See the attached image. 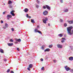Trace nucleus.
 <instances>
[{
  "mask_svg": "<svg viewBox=\"0 0 73 73\" xmlns=\"http://www.w3.org/2000/svg\"><path fill=\"white\" fill-rule=\"evenodd\" d=\"M73 29V27L71 26L67 27L68 33L70 35H72L73 34V30H72L71 32V30Z\"/></svg>",
  "mask_w": 73,
  "mask_h": 73,
  "instance_id": "1",
  "label": "nucleus"
},
{
  "mask_svg": "<svg viewBox=\"0 0 73 73\" xmlns=\"http://www.w3.org/2000/svg\"><path fill=\"white\" fill-rule=\"evenodd\" d=\"M46 8L47 9H48V10H50V7L48 5H46V6H43V8L44 9H46Z\"/></svg>",
  "mask_w": 73,
  "mask_h": 73,
  "instance_id": "2",
  "label": "nucleus"
},
{
  "mask_svg": "<svg viewBox=\"0 0 73 73\" xmlns=\"http://www.w3.org/2000/svg\"><path fill=\"white\" fill-rule=\"evenodd\" d=\"M48 20V19L47 17L44 18L43 19V22L44 24L46 23V21Z\"/></svg>",
  "mask_w": 73,
  "mask_h": 73,
  "instance_id": "3",
  "label": "nucleus"
},
{
  "mask_svg": "<svg viewBox=\"0 0 73 73\" xmlns=\"http://www.w3.org/2000/svg\"><path fill=\"white\" fill-rule=\"evenodd\" d=\"M48 11H45L43 13V15H48Z\"/></svg>",
  "mask_w": 73,
  "mask_h": 73,
  "instance_id": "4",
  "label": "nucleus"
},
{
  "mask_svg": "<svg viewBox=\"0 0 73 73\" xmlns=\"http://www.w3.org/2000/svg\"><path fill=\"white\" fill-rule=\"evenodd\" d=\"M64 67L66 71H69V70H70V68L69 67H67V66H66Z\"/></svg>",
  "mask_w": 73,
  "mask_h": 73,
  "instance_id": "5",
  "label": "nucleus"
},
{
  "mask_svg": "<svg viewBox=\"0 0 73 73\" xmlns=\"http://www.w3.org/2000/svg\"><path fill=\"white\" fill-rule=\"evenodd\" d=\"M14 12H15V11L13 10L10 13L13 16H15V15L14 14Z\"/></svg>",
  "mask_w": 73,
  "mask_h": 73,
  "instance_id": "6",
  "label": "nucleus"
},
{
  "mask_svg": "<svg viewBox=\"0 0 73 73\" xmlns=\"http://www.w3.org/2000/svg\"><path fill=\"white\" fill-rule=\"evenodd\" d=\"M57 46L58 48H62V45L60 44H57Z\"/></svg>",
  "mask_w": 73,
  "mask_h": 73,
  "instance_id": "7",
  "label": "nucleus"
},
{
  "mask_svg": "<svg viewBox=\"0 0 73 73\" xmlns=\"http://www.w3.org/2000/svg\"><path fill=\"white\" fill-rule=\"evenodd\" d=\"M67 21L68 23H69V24H73V21H69V20H68Z\"/></svg>",
  "mask_w": 73,
  "mask_h": 73,
  "instance_id": "8",
  "label": "nucleus"
},
{
  "mask_svg": "<svg viewBox=\"0 0 73 73\" xmlns=\"http://www.w3.org/2000/svg\"><path fill=\"white\" fill-rule=\"evenodd\" d=\"M68 59L70 61H72L73 60V57L71 56Z\"/></svg>",
  "mask_w": 73,
  "mask_h": 73,
  "instance_id": "9",
  "label": "nucleus"
},
{
  "mask_svg": "<svg viewBox=\"0 0 73 73\" xmlns=\"http://www.w3.org/2000/svg\"><path fill=\"white\" fill-rule=\"evenodd\" d=\"M8 46H12L13 45V43H9L8 44Z\"/></svg>",
  "mask_w": 73,
  "mask_h": 73,
  "instance_id": "10",
  "label": "nucleus"
},
{
  "mask_svg": "<svg viewBox=\"0 0 73 73\" xmlns=\"http://www.w3.org/2000/svg\"><path fill=\"white\" fill-rule=\"evenodd\" d=\"M50 50V49L47 48L46 50H44V51L45 52H49Z\"/></svg>",
  "mask_w": 73,
  "mask_h": 73,
  "instance_id": "11",
  "label": "nucleus"
},
{
  "mask_svg": "<svg viewBox=\"0 0 73 73\" xmlns=\"http://www.w3.org/2000/svg\"><path fill=\"white\" fill-rule=\"evenodd\" d=\"M29 68H32L33 67V64H31L29 66Z\"/></svg>",
  "mask_w": 73,
  "mask_h": 73,
  "instance_id": "12",
  "label": "nucleus"
},
{
  "mask_svg": "<svg viewBox=\"0 0 73 73\" xmlns=\"http://www.w3.org/2000/svg\"><path fill=\"white\" fill-rule=\"evenodd\" d=\"M24 11H25V12L27 13L28 12V11H29V10L27 8H25V9Z\"/></svg>",
  "mask_w": 73,
  "mask_h": 73,
  "instance_id": "13",
  "label": "nucleus"
},
{
  "mask_svg": "<svg viewBox=\"0 0 73 73\" xmlns=\"http://www.w3.org/2000/svg\"><path fill=\"white\" fill-rule=\"evenodd\" d=\"M7 18H12V15H7Z\"/></svg>",
  "mask_w": 73,
  "mask_h": 73,
  "instance_id": "14",
  "label": "nucleus"
},
{
  "mask_svg": "<svg viewBox=\"0 0 73 73\" xmlns=\"http://www.w3.org/2000/svg\"><path fill=\"white\" fill-rule=\"evenodd\" d=\"M0 52L2 53H4V50L2 49H0Z\"/></svg>",
  "mask_w": 73,
  "mask_h": 73,
  "instance_id": "15",
  "label": "nucleus"
},
{
  "mask_svg": "<svg viewBox=\"0 0 73 73\" xmlns=\"http://www.w3.org/2000/svg\"><path fill=\"white\" fill-rule=\"evenodd\" d=\"M8 4H12V2L11 1H9Z\"/></svg>",
  "mask_w": 73,
  "mask_h": 73,
  "instance_id": "16",
  "label": "nucleus"
},
{
  "mask_svg": "<svg viewBox=\"0 0 73 73\" xmlns=\"http://www.w3.org/2000/svg\"><path fill=\"white\" fill-rule=\"evenodd\" d=\"M44 47H45V46H44V45L42 46L41 47V49H42V50H44Z\"/></svg>",
  "mask_w": 73,
  "mask_h": 73,
  "instance_id": "17",
  "label": "nucleus"
},
{
  "mask_svg": "<svg viewBox=\"0 0 73 73\" xmlns=\"http://www.w3.org/2000/svg\"><path fill=\"white\" fill-rule=\"evenodd\" d=\"M58 36L59 37H62V36H63L62 35V34H59L58 35Z\"/></svg>",
  "mask_w": 73,
  "mask_h": 73,
  "instance_id": "18",
  "label": "nucleus"
},
{
  "mask_svg": "<svg viewBox=\"0 0 73 73\" xmlns=\"http://www.w3.org/2000/svg\"><path fill=\"white\" fill-rule=\"evenodd\" d=\"M31 23H35L33 19H31Z\"/></svg>",
  "mask_w": 73,
  "mask_h": 73,
  "instance_id": "19",
  "label": "nucleus"
},
{
  "mask_svg": "<svg viewBox=\"0 0 73 73\" xmlns=\"http://www.w3.org/2000/svg\"><path fill=\"white\" fill-rule=\"evenodd\" d=\"M49 48H52L53 47V45L52 44H51L49 45Z\"/></svg>",
  "mask_w": 73,
  "mask_h": 73,
  "instance_id": "20",
  "label": "nucleus"
},
{
  "mask_svg": "<svg viewBox=\"0 0 73 73\" xmlns=\"http://www.w3.org/2000/svg\"><path fill=\"white\" fill-rule=\"evenodd\" d=\"M5 26L6 28H8V24L7 23H5Z\"/></svg>",
  "mask_w": 73,
  "mask_h": 73,
  "instance_id": "21",
  "label": "nucleus"
},
{
  "mask_svg": "<svg viewBox=\"0 0 73 73\" xmlns=\"http://www.w3.org/2000/svg\"><path fill=\"white\" fill-rule=\"evenodd\" d=\"M38 33H39L41 34V35H42V33H41V31H38Z\"/></svg>",
  "mask_w": 73,
  "mask_h": 73,
  "instance_id": "22",
  "label": "nucleus"
},
{
  "mask_svg": "<svg viewBox=\"0 0 73 73\" xmlns=\"http://www.w3.org/2000/svg\"><path fill=\"white\" fill-rule=\"evenodd\" d=\"M68 11V9H66L65 10H64V12H67Z\"/></svg>",
  "mask_w": 73,
  "mask_h": 73,
  "instance_id": "23",
  "label": "nucleus"
},
{
  "mask_svg": "<svg viewBox=\"0 0 73 73\" xmlns=\"http://www.w3.org/2000/svg\"><path fill=\"white\" fill-rule=\"evenodd\" d=\"M38 31L37 30V29H35V32H38Z\"/></svg>",
  "mask_w": 73,
  "mask_h": 73,
  "instance_id": "24",
  "label": "nucleus"
},
{
  "mask_svg": "<svg viewBox=\"0 0 73 73\" xmlns=\"http://www.w3.org/2000/svg\"><path fill=\"white\" fill-rule=\"evenodd\" d=\"M10 42H13V40H12V39H10Z\"/></svg>",
  "mask_w": 73,
  "mask_h": 73,
  "instance_id": "25",
  "label": "nucleus"
},
{
  "mask_svg": "<svg viewBox=\"0 0 73 73\" xmlns=\"http://www.w3.org/2000/svg\"><path fill=\"white\" fill-rule=\"evenodd\" d=\"M64 27H66V26H67V24H66V23H65V24H64Z\"/></svg>",
  "mask_w": 73,
  "mask_h": 73,
  "instance_id": "26",
  "label": "nucleus"
},
{
  "mask_svg": "<svg viewBox=\"0 0 73 73\" xmlns=\"http://www.w3.org/2000/svg\"><path fill=\"white\" fill-rule=\"evenodd\" d=\"M41 70H44V67H42V68H41Z\"/></svg>",
  "mask_w": 73,
  "mask_h": 73,
  "instance_id": "27",
  "label": "nucleus"
},
{
  "mask_svg": "<svg viewBox=\"0 0 73 73\" xmlns=\"http://www.w3.org/2000/svg\"><path fill=\"white\" fill-rule=\"evenodd\" d=\"M10 72V69H9L7 70V73H9V72Z\"/></svg>",
  "mask_w": 73,
  "mask_h": 73,
  "instance_id": "28",
  "label": "nucleus"
},
{
  "mask_svg": "<svg viewBox=\"0 0 73 73\" xmlns=\"http://www.w3.org/2000/svg\"><path fill=\"white\" fill-rule=\"evenodd\" d=\"M70 70L71 72H72V73L73 72V69H70Z\"/></svg>",
  "mask_w": 73,
  "mask_h": 73,
  "instance_id": "29",
  "label": "nucleus"
},
{
  "mask_svg": "<svg viewBox=\"0 0 73 73\" xmlns=\"http://www.w3.org/2000/svg\"><path fill=\"white\" fill-rule=\"evenodd\" d=\"M18 41L19 42H20V41H21V39H18Z\"/></svg>",
  "mask_w": 73,
  "mask_h": 73,
  "instance_id": "30",
  "label": "nucleus"
},
{
  "mask_svg": "<svg viewBox=\"0 0 73 73\" xmlns=\"http://www.w3.org/2000/svg\"><path fill=\"white\" fill-rule=\"evenodd\" d=\"M17 49L18 51H20V49H19V48H17Z\"/></svg>",
  "mask_w": 73,
  "mask_h": 73,
  "instance_id": "31",
  "label": "nucleus"
},
{
  "mask_svg": "<svg viewBox=\"0 0 73 73\" xmlns=\"http://www.w3.org/2000/svg\"><path fill=\"white\" fill-rule=\"evenodd\" d=\"M29 68V67L28 68H27V69H28V70H29V71H31V69H30V68Z\"/></svg>",
  "mask_w": 73,
  "mask_h": 73,
  "instance_id": "32",
  "label": "nucleus"
},
{
  "mask_svg": "<svg viewBox=\"0 0 73 73\" xmlns=\"http://www.w3.org/2000/svg\"><path fill=\"white\" fill-rule=\"evenodd\" d=\"M61 3H63V1L62 0H60Z\"/></svg>",
  "mask_w": 73,
  "mask_h": 73,
  "instance_id": "33",
  "label": "nucleus"
},
{
  "mask_svg": "<svg viewBox=\"0 0 73 73\" xmlns=\"http://www.w3.org/2000/svg\"><path fill=\"white\" fill-rule=\"evenodd\" d=\"M29 16V15H28V14H26V17H27H27H28Z\"/></svg>",
  "mask_w": 73,
  "mask_h": 73,
  "instance_id": "34",
  "label": "nucleus"
},
{
  "mask_svg": "<svg viewBox=\"0 0 73 73\" xmlns=\"http://www.w3.org/2000/svg\"><path fill=\"white\" fill-rule=\"evenodd\" d=\"M62 40H66V39L64 38H62Z\"/></svg>",
  "mask_w": 73,
  "mask_h": 73,
  "instance_id": "35",
  "label": "nucleus"
},
{
  "mask_svg": "<svg viewBox=\"0 0 73 73\" xmlns=\"http://www.w3.org/2000/svg\"><path fill=\"white\" fill-rule=\"evenodd\" d=\"M9 7L10 8H12V6L11 5H10V6H9Z\"/></svg>",
  "mask_w": 73,
  "mask_h": 73,
  "instance_id": "36",
  "label": "nucleus"
},
{
  "mask_svg": "<svg viewBox=\"0 0 73 73\" xmlns=\"http://www.w3.org/2000/svg\"><path fill=\"white\" fill-rule=\"evenodd\" d=\"M11 30L13 31H14V29H13V28H12L11 29Z\"/></svg>",
  "mask_w": 73,
  "mask_h": 73,
  "instance_id": "37",
  "label": "nucleus"
},
{
  "mask_svg": "<svg viewBox=\"0 0 73 73\" xmlns=\"http://www.w3.org/2000/svg\"><path fill=\"white\" fill-rule=\"evenodd\" d=\"M60 22H62V21H63V20L61 19H60Z\"/></svg>",
  "mask_w": 73,
  "mask_h": 73,
  "instance_id": "38",
  "label": "nucleus"
},
{
  "mask_svg": "<svg viewBox=\"0 0 73 73\" xmlns=\"http://www.w3.org/2000/svg\"><path fill=\"white\" fill-rule=\"evenodd\" d=\"M61 42L62 43H63V42H65V41L62 40Z\"/></svg>",
  "mask_w": 73,
  "mask_h": 73,
  "instance_id": "39",
  "label": "nucleus"
},
{
  "mask_svg": "<svg viewBox=\"0 0 73 73\" xmlns=\"http://www.w3.org/2000/svg\"><path fill=\"white\" fill-rule=\"evenodd\" d=\"M43 60H43V59L42 58L40 59V60L41 61H43Z\"/></svg>",
  "mask_w": 73,
  "mask_h": 73,
  "instance_id": "40",
  "label": "nucleus"
},
{
  "mask_svg": "<svg viewBox=\"0 0 73 73\" xmlns=\"http://www.w3.org/2000/svg\"><path fill=\"white\" fill-rule=\"evenodd\" d=\"M4 61H7V59H4Z\"/></svg>",
  "mask_w": 73,
  "mask_h": 73,
  "instance_id": "41",
  "label": "nucleus"
},
{
  "mask_svg": "<svg viewBox=\"0 0 73 73\" xmlns=\"http://www.w3.org/2000/svg\"><path fill=\"white\" fill-rule=\"evenodd\" d=\"M36 2H37V3H39V1L38 0H37L36 1Z\"/></svg>",
  "mask_w": 73,
  "mask_h": 73,
  "instance_id": "42",
  "label": "nucleus"
},
{
  "mask_svg": "<svg viewBox=\"0 0 73 73\" xmlns=\"http://www.w3.org/2000/svg\"><path fill=\"white\" fill-rule=\"evenodd\" d=\"M36 7L37 8H38V5H36Z\"/></svg>",
  "mask_w": 73,
  "mask_h": 73,
  "instance_id": "43",
  "label": "nucleus"
},
{
  "mask_svg": "<svg viewBox=\"0 0 73 73\" xmlns=\"http://www.w3.org/2000/svg\"><path fill=\"white\" fill-rule=\"evenodd\" d=\"M27 18H29V19H30V18H31V16H29V17H27Z\"/></svg>",
  "mask_w": 73,
  "mask_h": 73,
  "instance_id": "44",
  "label": "nucleus"
},
{
  "mask_svg": "<svg viewBox=\"0 0 73 73\" xmlns=\"http://www.w3.org/2000/svg\"><path fill=\"white\" fill-rule=\"evenodd\" d=\"M54 62L55 63L56 62V60H54Z\"/></svg>",
  "mask_w": 73,
  "mask_h": 73,
  "instance_id": "45",
  "label": "nucleus"
},
{
  "mask_svg": "<svg viewBox=\"0 0 73 73\" xmlns=\"http://www.w3.org/2000/svg\"><path fill=\"white\" fill-rule=\"evenodd\" d=\"M1 23L2 24H3V21H1Z\"/></svg>",
  "mask_w": 73,
  "mask_h": 73,
  "instance_id": "46",
  "label": "nucleus"
},
{
  "mask_svg": "<svg viewBox=\"0 0 73 73\" xmlns=\"http://www.w3.org/2000/svg\"><path fill=\"white\" fill-rule=\"evenodd\" d=\"M6 13V12H3V13L4 14V15H5V14Z\"/></svg>",
  "mask_w": 73,
  "mask_h": 73,
  "instance_id": "47",
  "label": "nucleus"
},
{
  "mask_svg": "<svg viewBox=\"0 0 73 73\" xmlns=\"http://www.w3.org/2000/svg\"><path fill=\"white\" fill-rule=\"evenodd\" d=\"M3 29H6V27H3Z\"/></svg>",
  "mask_w": 73,
  "mask_h": 73,
  "instance_id": "48",
  "label": "nucleus"
},
{
  "mask_svg": "<svg viewBox=\"0 0 73 73\" xmlns=\"http://www.w3.org/2000/svg\"><path fill=\"white\" fill-rule=\"evenodd\" d=\"M11 73H14V72L13 71H12L11 72Z\"/></svg>",
  "mask_w": 73,
  "mask_h": 73,
  "instance_id": "49",
  "label": "nucleus"
},
{
  "mask_svg": "<svg viewBox=\"0 0 73 73\" xmlns=\"http://www.w3.org/2000/svg\"><path fill=\"white\" fill-rule=\"evenodd\" d=\"M15 40H16V41H18V39H17V38H16V39H15Z\"/></svg>",
  "mask_w": 73,
  "mask_h": 73,
  "instance_id": "50",
  "label": "nucleus"
},
{
  "mask_svg": "<svg viewBox=\"0 0 73 73\" xmlns=\"http://www.w3.org/2000/svg\"><path fill=\"white\" fill-rule=\"evenodd\" d=\"M15 44H17V42H15Z\"/></svg>",
  "mask_w": 73,
  "mask_h": 73,
  "instance_id": "51",
  "label": "nucleus"
},
{
  "mask_svg": "<svg viewBox=\"0 0 73 73\" xmlns=\"http://www.w3.org/2000/svg\"><path fill=\"white\" fill-rule=\"evenodd\" d=\"M37 28H40V26H37Z\"/></svg>",
  "mask_w": 73,
  "mask_h": 73,
  "instance_id": "52",
  "label": "nucleus"
},
{
  "mask_svg": "<svg viewBox=\"0 0 73 73\" xmlns=\"http://www.w3.org/2000/svg\"><path fill=\"white\" fill-rule=\"evenodd\" d=\"M48 26H50V24L48 23Z\"/></svg>",
  "mask_w": 73,
  "mask_h": 73,
  "instance_id": "53",
  "label": "nucleus"
},
{
  "mask_svg": "<svg viewBox=\"0 0 73 73\" xmlns=\"http://www.w3.org/2000/svg\"><path fill=\"white\" fill-rule=\"evenodd\" d=\"M7 19H8V20H9V18H8Z\"/></svg>",
  "mask_w": 73,
  "mask_h": 73,
  "instance_id": "54",
  "label": "nucleus"
}]
</instances>
